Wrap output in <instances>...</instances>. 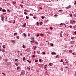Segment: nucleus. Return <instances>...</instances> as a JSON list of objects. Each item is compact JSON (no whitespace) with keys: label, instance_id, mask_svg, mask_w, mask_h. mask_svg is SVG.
<instances>
[{"label":"nucleus","instance_id":"nucleus-4","mask_svg":"<svg viewBox=\"0 0 76 76\" xmlns=\"http://www.w3.org/2000/svg\"><path fill=\"white\" fill-rule=\"evenodd\" d=\"M71 6L70 5H69L68 7H66V8H67L68 9H70V8H71Z\"/></svg>","mask_w":76,"mask_h":76},{"label":"nucleus","instance_id":"nucleus-28","mask_svg":"<svg viewBox=\"0 0 76 76\" xmlns=\"http://www.w3.org/2000/svg\"><path fill=\"white\" fill-rule=\"evenodd\" d=\"M40 35L41 37H42V36H43V34H40Z\"/></svg>","mask_w":76,"mask_h":76},{"label":"nucleus","instance_id":"nucleus-59","mask_svg":"<svg viewBox=\"0 0 76 76\" xmlns=\"http://www.w3.org/2000/svg\"><path fill=\"white\" fill-rule=\"evenodd\" d=\"M63 64L64 65V66H65V65H66V64H64V62L63 63Z\"/></svg>","mask_w":76,"mask_h":76},{"label":"nucleus","instance_id":"nucleus-31","mask_svg":"<svg viewBox=\"0 0 76 76\" xmlns=\"http://www.w3.org/2000/svg\"><path fill=\"white\" fill-rule=\"evenodd\" d=\"M38 54H39L40 53H39V51H37Z\"/></svg>","mask_w":76,"mask_h":76},{"label":"nucleus","instance_id":"nucleus-58","mask_svg":"<svg viewBox=\"0 0 76 76\" xmlns=\"http://www.w3.org/2000/svg\"><path fill=\"white\" fill-rule=\"evenodd\" d=\"M55 16H56V17L57 16V14L55 15Z\"/></svg>","mask_w":76,"mask_h":76},{"label":"nucleus","instance_id":"nucleus-15","mask_svg":"<svg viewBox=\"0 0 76 76\" xmlns=\"http://www.w3.org/2000/svg\"><path fill=\"white\" fill-rule=\"evenodd\" d=\"M24 13L25 14V15H27L28 13H26V12L25 11L24 12Z\"/></svg>","mask_w":76,"mask_h":76},{"label":"nucleus","instance_id":"nucleus-51","mask_svg":"<svg viewBox=\"0 0 76 76\" xmlns=\"http://www.w3.org/2000/svg\"><path fill=\"white\" fill-rule=\"evenodd\" d=\"M6 13H3V15H6Z\"/></svg>","mask_w":76,"mask_h":76},{"label":"nucleus","instance_id":"nucleus-7","mask_svg":"<svg viewBox=\"0 0 76 76\" xmlns=\"http://www.w3.org/2000/svg\"><path fill=\"white\" fill-rule=\"evenodd\" d=\"M21 75H23V72H21V74L20 75V76H21Z\"/></svg>","mask_w":76,"mask_h":76},{"label":"nucleus","instance_id":"nucleus-35","mask_svg":"<svg viewBox=\"0 0 76 76\" xmlns=\"http://www.w3.org/2000/svg\"><path fill=\"white\" fill-rule=\"evenodd\" d=\"M42 23V22H40V25H42V24H41V23Z\"/></svg>","mask_w":76,"mask_h":76},{"label":"nucleus","instance_id":"nucleus-37","mask_svg":"<svg viewBox=\"0 0 76 76\" xmlns=\"http://www.w3.org/2000/svg\"><path fill=\"white\" fill-rule=\"evenodd\" d=\"M74 38H75V37H72L71 38V39H74Z\"/></svg>","mask_w":76,"mask_h":76},{"label":"nucleus","instance_id":"nucleus-24","mask_svg":"<svg viewBox=\"0 0 76 76\" xmlns=\"http://www.w3.org/2000/svg\"><path fill=\"white\" fill-rule=\"evenodd\" d=\"M68 27H70V28H72V26H68Z\"/></svg>","mask_w":76,"mask_h":76},{"label":"nucleus","instance_id":"nucleus-26","mask_svg":"<svg viewBox=\"0 0 76 76\" xmlns=\"http://www.w3.org/2000/svg\"><path fill=\"white\" fill-rule=\"evenodd\" d=\"M23 5H22V4L20 5V6H21V7L22 8L23 7Z\"/></svg>","mask_w":76,"mask_h":76},{"label":"nucleus","instance_id":"nucleus-12","mask_svg":"<svg viewBox=\"0 0 76 76\" xmlns=\"http://www.w3.org/2000/svg\"><path fill=\"white\" fill-rule=\"evenodd\" d=\"M36 48H37V46H34V50H35V49H36Z\"/></svg>","mask_w":76,"mask_h":76},{"label":"nucleus","instance_id":"nucleus-8","mask_svg":"<svg viewBox=\"0 0 76 76\" xmlns=\"http://www.w3.org/2000/svg\"><path fill=\"white\" fill-rule=\"evenodd\" d=\"M2 10L3 12H6V10L4 9H3Z\"/></svg>","mask_w":76,"mask_h":76},{"label":"nucleus","instance_id":"nucleus-3","mask_svg":"<svg viewBox=\"0 0 76 76\" xmlns=\"http://www.w3.org/2000/svg\"><path fill=\"white\" fill-rule=\"evenodd\" d=\"M71 42L72 44H75V42H74L73 41H71Z\"/></svg>","mask_w":76,"mask_h":76},{"label":"nucleus","instance_id":"nucleus-30","mask_svg":"<svg viewBox=\"0 0 76 76\" xmlns=\"http://www.w3.org/2000/svg\"><path fill=\"white\" fill-rule=\"evenodd\" d=\"M3 48H6V47H5V45H3Z\"/></svg>","mask_w":76,"mask_h":76},{"label":"nucleus","instance_id":"nucleus-38","mask_svg":"<svg viewBox=\"0 0 76 76\" xmlns=\"http://www.w3.org/2000/svg\"><path fill=\"white\" fill-rule=\"evenodd\" d=\"M39 61L40 62H41V61H41V59H40L39 60Z\"/></svg>","mask_w":76,"mask_h":76},{"label":"nucleus","instance_id":"nucleus-2","mask_svg":"<svg viewBox=\"0 0 76 76\" xmlns=\"http://www.w3.org/2000/svg\"><path fill=\"white\" fill-rule=\"evenodd\" d=\"M26 23L24 24L23 25H22L23 28H25V27L26 26Z\"/></svg>","mask_w":76,"mask_h":76},{"label":"nucleus","instance_id":"nucleus-11","mask_svg":"<svg viewBox=\"0 0 76 76\" xmlns=\"http://www.w3.org/2000/svg\"><path fill=\"white\" fill-rule=\"evenodd\" d=\"M45 73L46 75H48V72H47V71H46L45 72Z\"/></svg>","mask_w":76,"mask_h":76},{"label":"nucleus","instance_id":"nucleus-40","mask_svg":"<svg viewBox=\"0 0 76 76\" xmlns=\"http://www.w3.org/2000/svg\"><path fill=\"white\" fill-rule=\"evenodd\" d=\"M49 65H50V66H51L52 65H51V63H50Z\"/></svg>","mask_w":76,"mask_h":76},{"label":"nucleus","instance_id":"nucleus-34","mask_svg":"<svg viewBox=\"0 0 76 76\" xmlns=\"http://www.w3.org/2000/svg\"><path fill=\"white\" fill-rule=\"evenodd\" d=\"M32 57H33V58H35V55H33L32 56Z\"/></svg>","mask_w":76,"mask_h":76},{"label":"nucleus","instance_id":"nucleus-54","mask_svg":"<svg viewBox=\"0 0 76 76\" xmlns=\"http://www.w3.org/2000/svg\"><path fill=\"white\" fill-rule=\"evenodd\" d=\"M16 22V21H15V20H14V22H13V23H15V22Z\"/></svg>","mask_w":76,"mask_h":76},{"label":"nucleus","instance_id":"nucleus-16","mask_svg":"<svg viewBox=\"0 0 76 76\" xmlns=\"http://www.w3.org/2000/svg\"><path fill=\"white\" fill-rule=\"evenodd\" d=\"M30 42H31V43H32V42H33V43H34V40H31V41H30Z\"/></svg>","mask_w":76,"mask_h":76},{"label":"nucleus","instance_id":"nucleus-53","mask_svg":"<svg viewBox=\"0 0 76 76\" xmlns=\"http://www.w3.org/2000/svg\"><path fill=\"white\" fill-rule=\"evenodd\" d=\"M1 9H2V8H1L0 9V11H1Z\"/></svg>","mask_w":76,"mask_h":76},{"label":"nucleus","instance_id":"nucleus-13","mask_svg":"<svg viewBox=\"0 0 76 76\" xmlns=\"http://www.w3.org/2000/svg\"><path fill=\"white\" fill-rule=\"evenodd\" d=\"M52 54H56V53L54 52H53L52 53H51Z\"/></svg>","mask_w":76,"mask_h":76},{"label":"nucleus","instance_id":"nucleus-36","mask_svg":"<svg viewBox=\"0 0 76 76\" xmlns=\"http://www.w3.org/2000/svg\"><path fill=\"white\" fill-rule=\"evenodd\" d=\"M28 37H30V34L29 33H28Z\"/></svg>","mask_w":76,"mask_h":76},{"label":"nucleus","instance_id":"nucleus-23","mask_svg":"<svg viewBox=\"0 0 76 76\" xmlns=\"http://www.w3.org/2000/svg\"><path fill=\"white\" fill-rule=\"evenodd\" d=\"M26 19H29V17H28V16H26Z\"/></svg>","mask_w":76,"mask_h":76},{"label":"nucleus","instance_id":"nucleus-62","mask_svg":"<svg viewBox=\"0 0 76 76\" xmlns=\"http://www.w3.org/2000/svg\"><path fill=\"white\" fill-rule=\"evenodd\" d=\"M51 45V46H53V45H53V44H52Z\"/></svg>","mask_w":76,"mask_h":76},{"label":"nucleus","instance_id":"nucleus-33","mask_svg":"<svg viewBox=\"0 0 76 76\" xmlns=\"http://www.w3.org/2000/svg\"><path fill=\"white\" fill-rule=\"evenodd\" d=\"M27 69H28L29 70H31V69L30 68H29V67L28 66H27Z\"/></svg>","mask_w":76,"mask_h":76},{"label":"nucleus","instance_id":"nucleus-52","mask_svg":"<svg viewBox=\"0 0 76 76\" xmlns=\"http://www.w3.org/2000/svg\"><path fill=\"white\" fill-rule=\"evenodd\" d=\"M12 42H15V41H14V40H12Z\"/></svg>","mask_w":76,"mask_h":76},{"label":"nucleus","instance_id":"nucleus-19","mask_svg":"<svg viewBox=\"0 0 76 76\" xmlns=\"http://www.w3.org/2000/svg\"><path fill=\"white\" fill-rule=\"evenodd\" d=\"M4 60H5V61H6V62H7V61H8L7 59H4Z\"/></svg>","mask_w":76,"mask_h":76},{"label":"nucleus","instance_id":"nucleus-32","mask_svg":"<svg viewBox=\"0 0 76 76\" xmlns=\"http://www.w3.org/2000/svg\"><path fill=\"white\" fill-rule=\"evenodd\" d=\"M44 18H45V17H43V16L42 17V18L43 19H44Z\"/></svg>","mask_w":76,"mask_h":76},{"label":"nucleus","instance_id":"nucleus-17","mask_svg":"<svg viewBox=\"0 0 76 76\" xmlns=\"http://www.w3.org/2000/svg\"><path fill=\"white\" fill-rule=\"evenodd\" d=\"M20 67H19V66H18L17 67V70H19V69Z\"/></svg>","mask_w":76,"mask_h":76},{"label":"nucleus","instance_id":"nucleus-64","mask_svg":"<svg viewBox=\"0 0 76 76\" xmlns=\"http://www.w3.org/2000/svg\"><path fill=\"white\" fill-rule=\"evenodd\" d=\"M74 16H76V14H74Z\"/></svg>","mask_w":76,"mask_h":76},{"label":"nucleus","instance_id":"nucleus-27","mask_svg":"<svg viewBox=\"0 0 76 76\" xmlns=\"http://www.w3.org/2000/svg\"><path fill=\"white\" fill-rule=\"evenodd\" d=\"M60 36L61 38L62 37V33L61 34H60Z\"/></svg>","mask_w":76,"mask_h":76},{"label":"nucleus","instance_id":"nucleus-55","mask_svg":"<svg viewBox=\"0 0 76 76\" xmlns=\"http://www.w3.org/2000/svg\"><path fill=\"white\" fill-rule=\"evenodd\" d=\"M15 61H18V59H15Z\"/></svg>","mask_w":76,"mask_h":76},{"label":"nucleus","instance_id":"nucleus-5","mask_svg":"<svg viewBox=\"0 0 76 76\" xmlns=\"http://www.w3.org/2000/svg\"><path fill=\"white\" fill-rule=\"evenodd\" d=\"M69 51L70 53H72L73 52V50H69Z\"/></svg>","mask_w":76,"mask_h":76},{"label":"nucleus","instance_id":"nucleus-60","mask_svg":"<svg viewBox=\"0 0 76 76\" xmlns=\"http://www.w3.org/2000/svg\"><path fill=\"white\" fill-rule=\"evenodd\" d=\"M43 54H45V52H43Z\"/></svg>","mask_w":76,"mask_h":76},{"label":"nucleus","instance_id":"nucleus-48","mask_svg":"<svg viewBox=\"0 0 76 76\" xmlns=\"http://www.w3.org/2000/svg\"><path fill=\"white\" fill-rule=\"evenodd\" d=\"M59 12H61L62 11V10H59Z\"/></svg>","mask_w":76,"mask_h":76},{"label":"nucleus","instance_id":"nucleus-39","mask_svg":"<svg viewBox=\"0 0 76 76\" xmlns=\"http://www.w3.org/2000/svg\"><path fill=\"white\" fill-rule=\"evenodd\" d=\"M24 11H26V12H28V11H27L26 10H24Z\"/></svg>","mask_w":76,"mask_h":76},{"label":"nucleus","instance_id":"nucleus-10","mask_svg":"<svg viewBox=\"0 0 76 76\" xmlns=\"http://www.w3.org/2000/svg\"><path fill=\"white\" fill-rule=\"evenodd\" d=\"M23 35H24V36L25 37H26V34L25 33H24L23 34Z\"/></svg>","mask_w":76,"mask_h":76},{"label":"nucleus","instance_id":"nucleus-29","mask_svg":"<svg viewBox=\"0 0 76 76\" xmlns=\"http://www.w3.org/2000/svg\"><path fill=\"white\" fill-rule=\"evenodd\" d=\"M25 57H24L23 58V61H24V60H25Z\"/></svg>","mask_w":76,"mask_h":76},{"label":"nucleus","instance_id":"nucleus-56","mask_svg":"<svg viewBox=\"0 0 76 76\" xmlns=\"http://www.w3.org/2000/svg\"><path fill=\"white\" fill-rule=\"evenodd\" d=\"M33 18H34V19H35V18H36V17H33Z\"/></svg>","mask_w":76,"mask_h":76},{"label":"nucleus","instance_id":"nucleus-50","mask_svg":"<svg viewBox=\"0 0 76 76\" xmlns=\"http://www.w3.org/2000/svg\"><path fill=\"white\" fill-rule=\"evenodd\" d=\"M2 74H3V75H4H4H5V74L3 72H2Z\"/></svg>","mask_w":76,"mask_h":76},{"label":"nucleus","instance_id":"nucleus-14","mask_svg":"<svg viewBox=\"0 0 76 76\" xmlns=\"http://www.w3.org/2000/svg\"><path fill=\"white\" fill-rule=\"evenodd\" d=\"M15 35H18V33H14V36H15Z\"/></svg>","mask_w":76,"mask_h":76},{"label":"nucleus","instance_id":"nucleus-21","mask_svg":"<svg viewBox=\"0 0 76 76\" xmlns=\"http://www.w3.org/2000/svg\"><path fill=\"white\" fill-rule=\"evenodd\" d=\"M28 62L29 63H31V61H29V60H27Z\"/></svg>","mask_w":76,"mask_h":76},{"label":"nucleus","instance_id":"nucleus-46","mask_svg":"<svg viewBox=\"0 0 76 76\" xmlns=\"http://www.w3.org/2000/svg\"><path fill=\"white\" fill-rule=\"evenodd\" d=\"M61 62H63V59H61Z\"/></svg>","mask_w":76,"mask_h":76},{"label":"nucleus","instance_id":"nucleus-47","mask_svg":"<svg viewBox=\"0 0 76 76\" xmlns=\"http://www.w3.org/2000/svg\"><path fill=\"white\" fill-rule=\"evenodd\" d=\"M2 52H3V53H4V50H2Z\"/></svg>","mask_w":76,"mask_h":76},{"label":"nucleus","instance_id":"nucleus-41","mask_svg":"<svg viewBox=\"0 0 76 76\" xmlns=\"http://www.w3.org/2000/svg\"><path fill=\"white\" fill-rule=\"evenodd\" d=\"M37 61H37V60H36L35 61V63H37Z\"/></svg>","mask_w":76,"mask_h":76},{"label":"nucleus","instance_id":"nucleus-57","mask_svg":"<svg viewBox=\"0 0 76 76\" xmlns=\"http://www.w3.org/2000/svg\"><path fill=\"white\" fill-rule=\"evenodd\" d=\"M50 29H51V30H52V27H50Z\"/></svg>","mask_w":76,"mask_h":76},{"label":"nucleus","instance_id":"nucleus-9","mask_svg":"<svg viewBox=\"0 0 76 76\" xmlns=\"http://www.w3.org/2000/svg\"><path fill=\"white\" fill-rule=\"evenodd\" d=\"M1 20L3 21L4 20V17H3L1 18Z\"/></svg>","mask_w":76,"mask_h":76},{"label":"nucleus","instance_id":"nucleus-6","mask_svg":"<svg viewBox=\"0 0 76 76\" xmlns=\"http://www.w3.org/2000/svg\"><path fill=\"white\" fill-rule=\"evenodd\" d=\"M30 39L31 40H33V41H34V37H31V38H30Z\"/></svg>","mask_w":76,"mask_h":76},{"label":"nucleus","instance_id":"nucleus-43","mask_svg":"<svg viewBox=\"0 0 76 76\" xmlns=\"http://www.w3.org/2000/svg\"><path fill=\"white\" fill-rule=\"evenodd\" d=\"M58 55H56V58H57V57H58Z\"/></svg>","mask_w":76,"mask_h":76},{"label":"nucleus","instance_id":"nucleus-1","mask_svg":"<svg viewBox=\"0 0 76 76\" xmlns=\"http://www.w3.org/2000/svg\"><path fill=\"white\" fill-rule=\"evenodd\" d=\"M70 23H72V24H73V23H74V24H75V23H76V21H75V20H71L70 21Z\"/></svg>","mask_w":76,"mask_h":76},{"label":"nucleus","instance_id":"nucleus-22","mask_svg":"<svg viewBox=\"0 0 76 76\" xmlns=\"http://www.w3.org/2000/svg\"><path fill=\"white\" fill-rule=\"evenodd\" d=\"M37 25H38V26H39V22L38 21L37 22Z\"/></svg>","mask_w":76,"mask_h":76},{"label":"nucleus","instance_id":"nucleus-49","mask_svg":"<svg viewBox=\"0 0 76 76\" xmlns=\"http://www.w3.org/2000/svg\"><path fill=\"white\" fill-rule=\"evenodd\" d=\"M17 38H18V39H19V36H17Z\"/></svg>","mask_w":76,"mask_h":76},{"label":"nucleus","instance_id":"nucleus-20","mask_svg":"<svg viewBox=\"0 0 76 76\" xmlns=\"http://www.w3.org/2000/svg\"><path fill=\"white\" fill-rule=\"evenodd\" d=\"M63 24H64V23H62L60 24V25L61 26L62 25H63Z\"/></svg>","mask_w":76,"mask_h":76},{"label":"nucleus","instance_id":"nucleus-45","mask_svg":"<svg viewBox=\"0 0 76 76\" xmlns=\"http://www.w3.org/2000/svg\"><path fill=\"white\" fill-rule=\"evenodd\" d=\"M23 48H25V46H24V45H23Z\"/></svg>","mask_w":76,"mask_h":76},{"label":"nucleus","instance_id":"nucleus-42","mask_svg":"<svg viewBox=\"0 0 76 76\" xmlns=\"http://www.w3.org/2000/svg\"><path fill=\"white\" fill-rule=\"evenodd\" d=\"M15 64L16 66H18V64H17L16 63H15Z\"/></svg>","mask_w":76,"mask_h":76},{"label":"nucleus","instance_id":"nucleus-25","mask_svg":"<svg viewBox=\"0 0 76 76\" xmlns=\"http://www.w3.org/2000/svg\"><path fill=\"white\" fill-rule=\"evenodd\" d=\"M47 65H45V67H44L45 69H47V68L46 67H47Z\"/></svg>","mask_w":76,"mask_h":76},{"label":"nucleus","instance_id":"nucleus-18","mask_svg":"<svg viewBox=\"0 0 76 76\" xmlns=\"http://www.w3.org/2000/svg\"><path fill=\"white\" fill-rule=\"evenodd\" d=\"M12 3L13 4H16V2L13 1L12 2Z\"/></svg>","mask_w":76,"mask_h":76},{"label":"nucleus","instance_id":"nucleus-63","mask_svg":"<svg viewBox=\"0 0 76 76\" xmlns=\"http://www.w3.org/2000/svg\"><path fill=\"white\" fill-rule=\"evenodd\" d=\"M74 33H75V34L76 35V31L74 32Z\"/></svg>","mask_w":76,"mask_h":76},{"label":"nucleus","instance_id":"nucleus-44","mask_svg":"<svg viewBox=\"0 0 76 76\" xmlns=\"http://www.w3.org/2000/svg\"><path fill=\"white\" fill-rule=\"evenodd\" d=\"M39 34L37 35H36V37H39Z\"/></svg>","mask_w":76,"mask_h":76},{"label":"nucleus","instance_id":"nucleus-61","mask_svg":"<svg viewBox=\"0 0 76 76\" xmlns=\"http://www.w3.org/2000/svg\"><path fill=\"white\" fill-rule=\"evenodd\" d=\"M76 4V1H75V3H74V4L75 5Z\"/></svg>","mask_w":76,"mask_h":76}]
</instances>
